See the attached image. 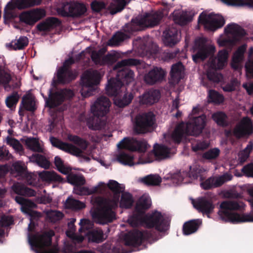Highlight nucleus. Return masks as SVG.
Masks as SVG:
<instances>
[{
	"instance_id": "f257e3e1",
	"label": "nucleus",
	"mask_w": 253,
	"mask_h": 253,
	"mask_svg": "<svg viewBox=\"0 0 253 253\" xmlns=\"http://www.w3.org/2000/svg\"><path fill=\"white\" fill-rule=\"evenodd\" d=\"M107 186L114 193L113 199L99 196L92 197L91 199L93 206L91 211L92 217L96 223L102 225L111 223L116 219L114 210L118 207L120 194L125 189L114 180H110Z\"/></svg>"
},
{
	"instance_id": "f03ea898",
	"label": "nucleus",
	"mask_w": 253,
	"mask_h": 253,
	"mask_svg": "<svg viewBox=\"0 0 253 253\" xmlns=\"http://www.w3.org/2000/svg\"><path fill=\"white\" fill-rule=\"evenodd\" d=\"M141 64L140 60L134 58L122 60L113 67V70L117 71L116 79L108 81L106 87V92L109 96H116L123 85H128L134 80V73L128 66H135Z\"/></svg>"
},
{
	"instance_id": "7ed1b4c3",
	"label": "nucleus",
	"mask_w": 253,
	"mask_h": 253,
	"mask_svg": "<svg viewBox=\"0 0 253 253\" xmlns=\"http://www.w3.org/2000/svg\"><path fill=\"white\" fill-rule=\"evenodd\" d=\"M143 214L134 209L132 215L128 217L127 222L132 227L141 225L148 229L154 228L160 232H164L169 230L171 220L169 217L157 211L144 216Z\"/></svg>"
},
{
	"instance_id": "20e7f679",
	"label": "nucleus",
	"mask_w": 253,
	"mask_h": 253,
	"mask_svg": "<svg viewBox=\"0 0 253 253\" xmlns=\"http://www.w3.org/2000/svg\"><path fill=\"white\" fill-rule=\"evenodd\" d=\"M245 204L241 201H222V221L233 224L253 222V214L238 213L245 211Z\"/></svg>"
},
{
	"instance_id": "39448f33",
	"label": "nucleus",
	"mask_w": 253,
	"mask_h": 253,
	"mask_svg": "<svg viewBox=\"0 0 253 253\" xmlns=\"http://www.w3.org/2000/svg\"><path fill=\"white\" fill-rule=\"evenodd\" d=\"M207 118L205 115L193 117L184 124H180L173 132L171 137L176 144L181 141L184 134L197 136L203 131L206 125Z\"/></svg>"
},
{
	"instance_id": "423d86ee",
	"label": "nucleus",
	"mask_w": 253,
	"mask_h": 253,
	"mask_svg": "<svg viewBox=\"0 0 253 253\" xmlns=\"http://www.w3.org/2000/svg\"><path fill=\"white\" fill-rule=\"evenodd\" d=\"M163 17L162 12L156 11L152 14L147 13L131 19L129 23L125 24L123 30L126 33L133 34L147 28H153L159 24Z\"/></svg>"
},
{
	"instance_id": "0eeeda50",
	"label": "nucleus",
	"mask_w": 253,
	"mask_h": 253,
	"mask_svg": "<svg viewBox=\"0 0 253 253\" xmlns=\"http://www.w3.org/2000/svg\"><path fill=\"white\" fill-rule=\"evenodd\" d=\"M111 102L108 98L100 96L91 106V111L93 116L90 117L86 124L90 129L97 130L101 128L100 117L105 116L109 112Z\"/></svg>"
},
{
	"instance_id": "6e6552de",
	"label": "nucleus",
	"mask_w": 253,
	"mask_h": 253,
	"mask_svg": "<svg viewBox=\"0 0 253 253\" xmlns=\"http://www.w3.org/2000/svg\"><path fill=\"white\" fill-rule=\"evenodd\" d=\"M209 69L207 71V79L201 81L202 85L207 88L221 81V73L218 70L221 69V49L219 50L217 57L211 56L208 61Z\"/></svg>"
},
{
	"instance_id": "1a4fd4ad",
	"label": "nucleus",
	"mask_w": 253,
	"mask_h": 253,
	"mask_svg": "<svg viewBox=\"0 0 253 253\" xmlns=\"http://www.w3.org/2000/svg\"><path fill=\"white\" fill-rule=\"evenodd\" d=\"M53 230L44 232L42 235H29V242L32 247L37 249L38 253H59L57 247L46 249V247H50L52 244V237L54 235Z\"/></svg>"
},
{
	"instance_id": "9d476101",
	"label": "nucleus",
	"mask_w": 253,
	"mask_h": 253,
	"mask_svg": "<svg viewBox=\"0 0 253 253\" xmlns=\"http://www.w3.org/2000/svg\"><path fill=\"white\" fill-rule=\"evenodd\" d=\"M224 32L227 37L222 38V46L227 45L230 48L240 43L247 35L243 28L235 23L228 24L224 28Z\"/></svg>"
},
{
	"instance_id": "9b49d317",
	"label": "nucleus",
	"mask_w": 253,
	"mask_h": 253,
	"mask_svg": "<svg viewBox=\"0 0 253 253\" xmlns=\"http://www.w3.org/2000/svg\"><path fill=\"white\" fill-rule=\"evenodd\" d=\"M101 78L100 73L96 70H87L84 72L82 77L83 88L82 95L84 97H88L94 95L97 89V85L99 84Z\"/></svg>"
},
{
	"instance_id": "f8f14e48",
	"label": "nucleus",
	"mask_w": 253,
	"mask_h": 253,
	"mask_svg": "<svg viewBox=\"0 0 253 253\" xmlns=\"http://www.w3.org/2000/svg\"><path fill=\"white\" fill-rule=\"evenodd\" d=\"M156 116L152 112L139 114L135 118L134 130L138 134H144L150 131L155 124Z\"/></svg>"
},
{
	"instance_id": "ddd939ff",
	"label": "nucleus",
	"mask_w": 253,
	"mask_h": 253,
	"mask_svg": "<svg viewBox=\"0 0 253 253\" xmlns=\"http://www.w3.org/2000/svg\"><path fill=\"white\" fill-rule=\"evenodd\" d=\"M153 237V234L147 230L133 229L124 236L125 244L127 246L137 247Z\"/></svg>"
},
{
	"instance_id": "4468645a",
	"label": "nucleus",
	"mask_w": 253,
	"mask_h": 253,
	"mask_svg": "<svg viewBox=\"0 0 253 253\" xmlns=\"http://www.w3.org/2000/svg\"><path fill=\"white\" fill-rule=\"evenodd\" d=\"M146 141L141 138L126 137L117 144L120 149H126L131 152H145L148 148Z\"/></svg>"
},
{
	"instance_id": "2eb2a0df",
	"label": "nucleus",
	"mask_w": 253,
	"mask_h": 253,
	"mask_svg": "<svg viewBox=\"0 0 253 253\" xmlns=\"http://www.w3.org/2000/svg\"><path fill=\"white\" fill-rule=\"evenodd\" d=\"M195 54L192 55L193 61L198 63L204 61L209 56L213 54L215 51V47L213 45H206L196 41L193 47Z\"/></svg>"
},
{
	"instance_id": "dca6fc26",
	"label": "nucleus",
	"mask_w": 253,
	"mask_h": 253,
	"mask_svg": "<svg viewBox=\"0 0 253 253\" xmlns=\"http://www.w3.org/2000/svg\"><path fill=\"white\" fill-rule=\"evenodd\" d=\"M253 133V122L248 117H243L233 130L234 135L238 138L249 136Z\"/></svg>"
},
{
	"instance_id": "f3484780",
	"label": "nucleus",
	"mask_w": 253,
	"mask_h": 253,
	"mask_svg": "<svg viewBox=\"0 0 253 253\" xmlns=\"http://www.w3.org/2000/svg\"><path fill=\"white\" fill-rule=\"evenodd\" d=\"M45 13L44 10L36 8L22 12L19 16V20L30 26L34 25L37 22L44 17Z\"/></svg>"
},
{
	"instance_id": "a211bd4d",
	"label": "nucleus",
	"mask_w": 253,
	"mask_h": 253,
	"mask_svg": "<svg viewBox=\"0 0 253 253\" xmlns=\"http://www.w3.org/2000/svg\"><path fill=\"white\" fill-rule=\"evenodd\" d=\"M198 23L209 31H213L221 27V20H218L212 13L207 14L202 12L199 16Z\"/></svg>"
},
{
	"instance_id": "6ab92c4d",
	"label": "nucleus",
	"mask_w": 253,
	"mask_h": 253,
	"mask_svg": "<svg viewBox=\"0 0 253 253\" xmlns=\"http://www.w3.org/2000/svg\"><path fill=\"white\" fill-rule=\"evenodd\" d=\"M192 204L199 212L202 213L203 215H207L208 217H210V214L212 212L214 208L212 201L205 197L192 199Z\"/></svg>"
},
{
	"instance_id": "aec40b11",
	"label": "nucleus",
	"mask_w": 253,
	"mask_h": 253,
	"mask_svg": "<svg viewBox=\"0 0 253 253\" xmlns=\"http://www.w3.org/2000/svg\"><path fill=\"white\" fill-rule=\"evenodd\" d=\"M42 2V0H14L13 2L9 1L6 5L4 9L12 11L15 8L23 9L39 5Z\"/></svg>"
},
{
	"instance_id": "412c9836",
	"label": "nucleus",
	"mask_w": 253,
	"mask_h": 253,
	"mask_svg": "<svg viewBox=\"0 0 253 253\" xmlns=\"http://www.w3.org/2000/svg\"><path fill=\"white\" fill-rule=\"evenodd\" d=\"M48 98L45 97V106L50 109L59 106L65 100L63 92L61 91L53 92L52 88L48 90Z\"/></svg>"
},
{
	"instance_id": "4be33fe9",
	"label": "nucleus",
	"mask_w": 253,
	"mask_h": 253,
	"mask_svg": "<svg viewBox=\"0 0 253 253\" xmlns=\"http://www.w3.org/2000/svg\"><path fill=\"white\" fill-rule=\"evenodd\" d=\"M165 76V71L160 67H154L147 73L144 78L146 84L153 85L157 83L161 82Z\"/></svg>"
},
{
	"instance_id": "5701e85b",
	"label": "nucleus",
	"mask_w": 253,
	"mask_h": 253,
	"mask_svg": "<svg viewBox=\"0 0 253 253\" xmlns=\"http://www.w3.org/2000/svg\"><path fill=\"white\" fill-rule=\"evenodd\" d=\"M55 75L56 79L53 80V84L55 85L69 84L76 78V75L73 71L63 69L62 71H61L60 67L57 70Z\"/></svg>"
},
{
	"instance_id": "b1692460",
	"label": "nucleus",
	"mask_w": 253,
	"mask_h": 253,
	"mask_svg": "<svg viewBox=\"0 0 253 253\" xmlns=\"http://www.w3.org/2000/svg\"><path fill=\"white\" fill-rule=\"evenodd\" d=\"M190 170L188 172L183 171L182 172H179L177 174L179 177L178 181L182 182L184 181V177L188 176L190 178H192L194 179H196L198 177H200L201 179H202L203 173L205 172V169L201 166L198 165H194L190 166Z\"/></svg>"
},
{
	"instance_id": "393cba45",
	"label": "nucleus",
	"mask_w": 253,
	"mask_h": 253,
	"mask_svg": "<svg viewBox=\"0 0 253 253\" xmlns=\"http://www.w3.org/2000/svg\"><path fill=\"white\" fill-rule=\"evenodd\" d=\"M161 97L160 91L158 89H151L146 91L140 97L141 104L152 105L157 102Z\"/></svg>"
},
{
	"instance_id": "a878e982",
	"label": "nucleus",
	"mask_w": 253,
	"mask_h": 253,
	"mask_svg": "<svg viewBox=\"0 0 253 253\" xmlns=\"http://www.w3.org/2000/svg\"><path fill=\"white\" fill-rule=\"evenodd\" d=\"M202 224L201 219H194L185 222L182 226L183 235L188 236L196 233Z\"/></svg>"
},
{
	"instance_id": "bb28decb",
	"label": "nucleus",
	"mask_w": 253,
	"mask_h": 253,
	"mask_svg": "<svg viewBox=\"0 0 253 253\" xmlns=\"http://www.w3.org/2000/svg\"><path fill=\"white\" fill-rule=\"evenodd\" d=\"M164 42L166 45L172 46L179 42L178 31L174 28H169L163 33Z\"/></svg>"
},
{
	"instance_id": "cd10ccee",
	"label": "nucleus",
	"mask_w": 253,
	"mask_h": 253,
	"mask_svg": "<svg viewBox=\"0 0 253 253\" xmlns=\"http://www.w3.org/2000/svg\"><path fill=\"white\" fill-rule=\"evenodd\" d=\"M61 21L55 17H50L38 24L36 28L40 32H48L51 28L60 26Z\"/></svg>"
},
{
	"instance_id": "c85d7f7f",
	"label": "nucleus",
	"mask_w": 253,
	"mask_h": 253,
	"mask_svg": "<svg viewBox=\"0 0 253 253\" xmlns=\"http://www.w3.org/2000/svg\"><path fill=\"white\" fill-rule=\"evenodd\" d=\"M39 176L42 181L47 182L64 183L65 182L63 178L53 171L43 170L39 173Z\"/></svg>"
},
{
	"instance_id": "c756f323",
	"label": "nucleus",
	"mask_w": 253,
	"mask_h": 253,
	"mask_svg": "<svg viewBox=\"0 0 253 253\" xmlns=\"http://www.w3.org/2000/svg\"><path fill=\"white\" fill-rule=\"evenodd\" d=\"M184 66L181 62H178L172 65L170 72V79L174 84H177L182 78V72Z\"/></svg>"
},
{
	"instance_id": "7c9ffc66",
	"label": "nucleus",
	"mask_w": 253,
	"mask_h": 253,
	"mask_svg": "<svg viewBox=\"0 0 253 253\" xmlns=\"http://www.w3.org/2000/svg\"><path fill=\"white\" fill-rule=\"evenodd\" d=\"M153 153L157 160H161L169 157L170 149L164 145L156 144L153 147Z\"/></svg>"
},
{
	"instance_id": "2f4dec72",
	"label": "nucleus",
	"mask_w": 253,
	"mask_h": 253,
	"mask_svg": "<svg viewBox=\"0 0 253 253\" xmlns=\"http://www.w3.org/2000/svg\"><path fill=\"white\" fill-rule=\"evenodd\" d=\"M201 187L204 190H209L221 185V175L211 176L202 182Z\"/></svg>"
},
{
	"instance_id": "473e14b6",
	"label": "nucleus",
	"mask_w": 253,
	"mask_h": 253,
	"mask_svg": "<svg viewBox=\"0 0 253 253\" xmlns=\"http://www.w3.org/2000/svg\"><path fill=\"white\" fill-rule=\"evenodd\" d=\"M12 188L16 194L20 196L31 197L35 196L36 193L34 190L19 183L14 184Z\"/></svg>"
},
{
	"instance_id": "72a5a7b5",
	"label": "nucleus",
	"mask_w": 253,
	"mask_h": 253,
	"mask_svg": "<svg viewBox=\"0 0 253 253\" xmlns=\"http://www.w3.org/2000/svg\"><path fill=\"white\" fill-rule=\"evenodd\" d=\"M21 105L27 111L34 112L37 109L35 97L30 94L22 97Z\"/></svg>"
},
{
	"instance_id": "f704fd0d",
	"label": "nucleus",
	"mask_w": 253,
	"mask_h": 253,
	"mask_svg": "<svg viewBox=\"0 0 253 253\" xmlns=\"http://www.w3.org/2000/svg\"><path fill=\"white\" fill-rule=\"evenodd\" d=\"M88 237L89 241L96 243L103 242L105 239L103 230L101 228L93 229L89 232Z\"/></svg>"
},
{
	"instance_id": "c9c22d12",
	"label": "nucleus",
	"mask_w": 253,
	"mask_h": 253,
	"mask_svg": "<svg viewBox=\"0 0 253 253\" xmlns=\"http://www.w3.org/2000/svg\"><path fill=\"white\" fill-rule=\"evenodd\" d=\"M128 38H129V36L127 34L121 31H118L108 41L107 44L110 46H118Z\"/></svg>"
},
{
	"instance_id": "e433bc0d",
	"label": "nucleus",
	"mask_w": 253,
	"mask_h": 253,
	"mask_svg": "<svg viewBox=\"0 0 253 253\" xmlns=\"http://www.w3.org/2000/svg\"><path fill=\"white\" fill-rule=\"evenodd\" d=\"M67 176V182L75 186L79 187L84 185L85 183V179L82 174L68 173Z\"/></svg>"
},
{
	"instance_id": "4c0bfd02",
	"label": "nucleus",
	"mask_w": 253,
	"mask_h": 253,
	"mask_svg": "<svg viewBox=\"0 0 253 253\" xmlns=\"http://www.w3.org/2000/svg\"><path fill=\"white\" fill-rule=\"evenodd\" d=\"M134 203L132 195L127 192L122 193L120 201V207L123 209H128L132 207Z\"/></svg>"
},
{
	"instance_id": "58836bf2",
	"label": "nucleus",
	"mask_w": 253,
	"mask_h": 253,
	"mask_svg": "<svg viewBox=\"0 0 253 253\" xmlns=\"http://www.w3.org/2000/svg\"><path fill=\"white\" fill-rule=\"evenodd\" d=\"M107 52V48L105 47L100 48L98 50H93L91 52L90 58L95 65L101 66L103 57Z\"/></svg>"
},
{
	"instance_id": "ea45409f",
	"label": "nucleus",
	"mask_w": 253,
	"mask_h": 253,
	"mask_svg": "<svg viewBox=\"0 0 253 253\" xmlns=\"http://www.w3.org/2000/svg\"><path fill=\"white\" fill-rule=\"evenodd\" d=\"M133 160V155L124 152H120L117 156V161L125 166H133L134 165Z\"/></svg>"
},
{
	"instance_id": "a19ab883",
	"label": "nucleus",
	"mask_w": 253,
	"mask_h": 253,
	"mask_svg": "<svg viewBox=\"0 0 253 253\" xmlns=\"http://www.w3.org/2000/svg\"><path fill=\"white\" fill-rule=\"evenodd\" d=\"M173 19L175 22L180 25H185L192 20V17L186 11L174 12Z\"/></svg>"
},
{
	"instance_id": "79ce46f5",
	"label": "nucleus",
	"mask_w": 253,
	"mask_h": 253,
	"mask_svg": "<svg viewBox=\"0 0 253 253\" xmlns=\"http://www.w3.org/2000/svg\"><path fill=\"white\" fill-rule=\"evenodd\" d=\"M114 3H111L108 9L111 15H114L122 11L126 5L125 0H113Z\"/></svg>"
},
{
	"instance_id": "37998d69",
	"label": "nucleus",
	"mask_w": 253,
	"mask_h": 253,
	"mask_svg": "<svg viewBox=\"0 0 253 253\" xmlns=\"http://www.w3.org/2000/svg\"><path fill=\"white\" fill-rule=\"evenodd\" d=\"M114 96L116 98L114 99V104L120 108H124L130 103L133 96L131 93L127 94L125 93L123 97H117V96Z\"/></svg>"
},
{
	"instance_id": "c03bdc74",
	"label": "nucleus",
	"mask_w": 253,
	"mask_h": 253,
	"mask_svg": "<svg viewBox=\"0 0 253 253\" xmlns=\"http://www.w3.org/2000/svg\"><path fill=\"white\" fill-rule=\"evenodd\" d=\"M25 144L27 148L31 150L39 152H43V149L40 145L39 140L36 138H28L25 140Z\"/></svg>"
},
{
	"instance_id": "a18cd8bd",
	"label": "nucleus",
	"mask_w": 253,
	"mask_h": 253,
	"mask_svg": "<svg viewBox=\"0 0 253 253\" xmlns=\"http://www.w3.org/2000/svg\"><path fill=\"white\" fill-rule=\"evenodd\" d=\"M65 206L67 209L73 210H80L85 207V205L84 203L70 197L66 200Z\"/></svg>"
},
{
	"instance_id": "49530a36",
	"label": "nucleus",
	"mask_w": 253,
	"mask_h": 253,
	"mask_svg": "<svg viewBox=\"0 0 253 253\" xmlns=\"http://www.w3.org/2000/svg\"><path fill=\"white\" fill-rule=\"evenodd\" d=\"M28 39L24 36L20 37L18 40L12 41L9 46L13 50H20L24 48L28 44Z\"/></svg>"
},
{
	"instance_id": "de8ad7c7",
	"label": "nucleus",
	"mask_w": 253,
	"mask_h": 253,
	"mask_svg": "<svg viewBox=\"0 0 253 253\" xmlns=\"http://www.w3.org/2000/svg\"><path fill=\"white\" fill-rule=\"evenodd\" d=\"M150 206L149 199L145 196H142L137 202L135 209L136 211H141L144 213L145 211L149 209Z\"/></svg>"
},
{
	"instance_id": "09e8293b",
	"label": "nucleus",
	"mask_w": 253,
	"mask_h": 253,
	"mask_svg": "<svg viewBox=\"0 0 253 253\" xmlns=\"http://www.w3.org/2000/svg\"><path fill=\"white\" fill-rule=\"evenodd\" d=\"M222 3L228 6H248L253 8V0H222Z\"/></svg>"
},
{
	"instance_id": "8fccbe9b",
	"label": "nucleus",
	"mask_w": 253,
	"mask_h": 253,
	"mask_svg": "<svg viewBox=\"0 0 253 253\" xmlns=\"http://www.w3.org/2000/svg\"><path fill=\"white\" fill-rule=\"evenodd\" d=\"M142 182L147 186H157L162 182V178L158 175L150 174L142 179Z\"/></svg>"
},
{
	"instance_id": "3c124183",
	"label": "nucleus",
	"mask_w": 253,
	"mask_h": 253,
	"mask_svg": "<svg viewBox=\"0 0 253 253\" xmlns=\"http://www.w3.org/2000/svg\"><path fill=\"white\" fill-rule=\"evenodd\" d=\"M86 10L84 4L79 2L74 3L72 14L71 16L72 17H80L86 12Z\"/></svg>"
},
{
	"instance_id": "603ef678",
	"label": "nucleus",
	"mask_w": 253,
	"mask_h": 253,
	"mask_svg": "<svg viewBox=\"0 0 253 253\" xmlns=\"http://www.w3.org/2000/svg\"><path fill=\"white\" fill-rule=\"evenodd\" d=\"M65 152L77 157H83L87 161L90 160L88 157L82 155L83 153V151L82 150L71 144L68 143L67 147L65 150Z\"/></svg>"
},
{
	"instance_id": "864d4df0",
	"label": "nucleus",
	"mask_w": 253,
	"mask_h": 253,
	"mask_svg": "<svg viewBox=\"0 0 253 253\" xmlns=\"http://www.w3.org/2000/svg\"><path fill=\"white\" fill-rule=\"evenodd\" d=\"M68 138L70 141L79 146L83 151L85 150L88 147V142L77 135H70L68 136Z\"/></svg>"
},
{
	"instance_id": "5fc2aeb1",
	"label": "nucleus",
	"mask_w": 253,
	"mask_h": 253,
	"mask_svg": "<svg viewBox=\"0 0 253 253\" xmlns=\"http://www.w3.org/2000/svg\"><path fill=\"white\" fill-rule=\"evenodd\" d=\"M54 164L57 170L64 174H67L72 170V169L70 167H66L64 165L63 161L58 156H56L54 158Z\"/></svg>"
},
{
	"instance_id": "6e6d98bb",
	"label": "nucleus",
	"mask_w": 253,
	"mask_h": 253,
	"mask_svg": "<svg viewBox=\"0 0 253 253\" xmlns=\"http://www.w3.org/2000/svg\"><path fill=\"white\" fill-rule=\"evenodd\" d=\"M11 80L10 75L5 72L0 66V84L3 85L5 89H6L8 87L10 88V86L9 83Z\"/></svg>"
},
{
	"instance_id": "4d7b16f0",
	"label": "nucleus",
	"mask_w": 253,
	"mask_h": 253,
	"mask_svg": "<svg viewBox=\"0 0 253 253\" xmlns=\"http://www.w3.org/2000/svg\"><path fill=\"white\" fill-rule=\"evenodd\" d=\"M253 149V147L252 145L249 144L243 150L239 153L238 161L240 163L243 164L247 161Z\"/></svg>"
},
{
	"instance_id": "13d9d810",
	"label": "nucleus",
	"mask_w": 253,
	"mask_h": 253,
	"mask_svg": "<svg viewBox=\"0 0 253 253\" xmlns=\"http://www.w3.org/2000/svg\"><path fill=\"white\" fill-rule=\"evenodd\" d=\"M19 96L17 91H13L5 99V103L7 107L11 108L15 107L19 101Z\"/></svg>"
},
{
	"instance_id": "bf43d9fd",
	"label": "nucleus",
	"mask_w": 253,
	"mask_h": 253,
	"mask_svg": "<svg viewBox=\"0 0 253 253\" xmlns=\"http://www.w3.org/2000/svg\"><path fill=\"white\" fill-rule=\"evenodd\" d=\"M73 9V4L65 2L62 4V7L59 8L58 12L64 17H71Z\"/></svg>"
},
{
	"instance_id": "052dcab7",
	"label": "nucleus",
	"mask_w": 253,
	"mask_h": 253,
	"mask_svg": "<svg viewBox=\"0 0 253 253\" xmlns=\"http://www.w3.org/2000/svg\"><path fill=\"white\" fill-rule=\"evenodd\" d=\"M208 102L219 104L221 103V94L214 90H209L208 93Z\"/></svg>"
},
{
	"instance_id": "680f3d73",
	"label": "nucleus",
	"mask_w": 253,
	"mask_h": 253,
	"mask_svg": "<svg viewBox=\"0 0 253 253\" xmlns=\"http://www.w3.org/2000/svg\"><path fill=\"white\" fill-rule=\"evenodd\" d=\"M6 144L11 146L14 149L17 151L20 152L23 151V146L20 142L15 138L10 136L6 137Z\"/></svg>"
},
{
	"instance_id": "e2e57ef3",
	"label": "nucleus",
	"mask_w": 253,
	"mask_h": 253,
	"mask_svg": "<svg viewBox=\"0 0 253 253\" xmlns=\"http://www.w3.org/2000/svg\"><path fill=\"white\" fill-rule=\"evenodd\" d=\"M219 154L220 150L218 148H214L211 149L204 153L203 155L202 158L208 160H214L217 158Z\"/></svg>"
},
{
	"instance_id": "0e129e2a",
	"label": "nucleus",
	"mask_w": 253,
	"mask_h": 253,
	"mask_svg": "<svg viewBox=\"0 0 253 253\" xmlns=\"http://www.w3.org/2000/svg\"><path fill=\"white\" fill-rule=\"evenodd\" d=\"M33 156L35 157L37 163L40 167L45 169H48L49 168L50 162L45 156L41 154H35Z\"/></svg>"
},
{
	"instance_id": "69168bd1",
	"label": "nucleus",
	"mask_w": 253,
	"mask_h": 253,
	"mask_svg": "<svg viewBox=\"0 0 253 253\" xmlns=\"http://www.w3.org/2000/svg\"><path fill=\"white\" fill-rule=\"evenodd\" d=\"M15 201L21 206V211L23 212L27 207H30V205H34V202L30 200H27L21 197L20 195L16 196L15 198Z\"/></svg>"
},
{
	"instance_id": "338daca9",
	"label": "nucleus",
	"mask_w": 253,
	"mask_h": 253,
	"mask_svg": "<svg viewBox=\"0 0 253 253\" xmlns=\"http://www.w3.org/2000/svg\"><path fill=\"white\" fill-rule=\"evenodd\" d=\"M50 140L52 146L65 151V150L68 145L67 143L64 142L53 136L50 138Z\"/></svg>"
},
{
	"instance_id": "774afa93",
	"label": "nucleus",
	"mask_w": 253,
	"mask_h": 253,
	"mask_svg": "<svg viewBox=\"0 0 253 253\" xmlns=\"http://www.w3.org/2000/svg\"><path fill=\"white\" fill-rule=\"evenodd\" d=\"M246 48L247 45L246 44L239 46L234 53L233 57L235 58V59L237 61H241L243 59L244 54L246 50Z\"/></svg>"
}]
</instances>
